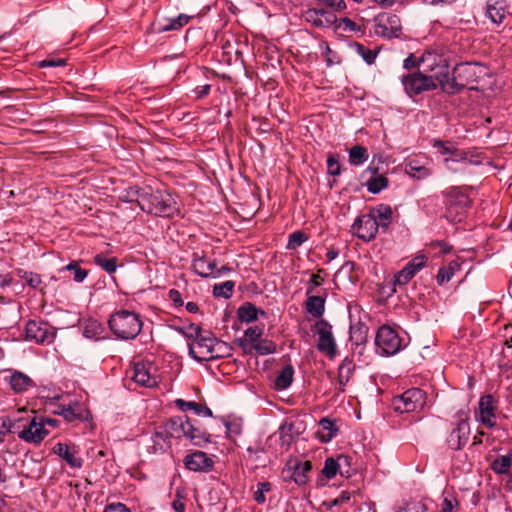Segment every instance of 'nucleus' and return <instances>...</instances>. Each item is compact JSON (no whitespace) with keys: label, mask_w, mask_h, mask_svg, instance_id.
Here are the masks:
<instances>
[{"label":"nucleus","mask_w":512,"mask_h":512,"mask_svg":"<svg viewBox=\"0 0 512 512\" xmlns=\"http://www.w3.org/2000/svg\"><path fill=\"white\" fill-rule=\"evenodd\" d=\"M14 425V422L9 417L3 419L0 430V442L4 440L7 433L14 432Z\"/></svg>","instance_id":"338daca9"},{"label":"nucleus","mask_w":512,"mask_h":512,"mask_svg":"<svg viewBox=\"0 0 512 512\" xmlns=\"http://www.w3.org/2000/svg\"><path fill=\"white\" fill-rule=\"evenodd\" d=\"M420 66H422L421 57L417 58L413 53H411L403 62V67L406 70H412L419 68Z\"/></svg>","instance_id":"69168bd1"},{"label":"nucleus","mask_w":512,"mask_h":512,"mask_svg":"<svg viewBox=\"0 0 512 512\" xmlns=\"http://www.w3.org/2000/svg\"><path fill=\"white\" fill-rule=\"evenodd\" d=\"M338 27H341L344 31L359 33L360 36L364 35V29L347 17L340 19Z\"/></svg>","instance_id":"13d9d810"},{"label":"nucleus","mask_w":512,"mask_h":512,"mask_svg":"<svg viewBox=\"0 0 512 512\" xmlns=\"http://www.w3.org/2000/svg\"><path fill=\"white\" fill-rule=\"evenodd\" d=\"M53 452L59 457L63 458L71 467L81 468L83 460L77 456L75 447H70L65 443H57L53 447Z\"/></svg>","instance_id":"bb28decb"},{"label":"nucleus","mask_w":512,"mask_h":512,"mask_svg":"<svg viewBox=\"0 0 512 512\" xmlns=\"http://www.w3.org/2000/svg\"><path fill=\"white\" fill-rule=\"evenodd\" d=\"M319 5H325L335 11H341L346 8L344 0H315Z\"/></svg>","instance_id":"0e129e2a"},{"label":"nucleus","mask_w":512,"mask_h":512,"mask_svg":"<svg viewBox=\"0 0 512 512\" xmlns=\"http://www.w3.org/2000/svg\"><path fill=\"white\" fill-rule=\"evenodd\" d=\"M16 275L25 280L26 284L32 289H39L42 284L41 276L38 273L16 269Z\"/></svg>","instance_id":"ea45409f"},{"label":"nucleus","mask_w":512,"mask_h":512,"mask_svg":"<svg viewBox=\"0 0 512 512\" xmlns=\"http://www.w3.org/2000/svg\"><path fill=\"white\" fill-rule=\"evenodd\" d=\"M314 331L318 335L317 349L327 357L333 358L337 353V345L330 323L320 319L315 323Z\"/></svg>","instance_id":"f8f14e48"},{"label":"nucleus","mask_w":512,"mask_h":512,"mask_svg":"<svg viewBox=\"0 0 512 512\" xmlns=\"http://www.w3.org/2000/svg\"><path fill=\"white\" fill-rule=\"evenodd\" d=\"M238 317L241 321L250 323L258 319V315H264L263 310L258 309L254 304L247 302L238 308Z\"/></svg>","instance_id":"72a5a7b5"},{"label":"nucleus","mask_w":512,"mask_h":512,"mask_svg":"<svg viewBox=\"0 0 512 512\" xmlns=\"http://www.w3.org/2000/svg\"><path fill=\"white\" fill-rule=\"evenodd\" d=\"M426 393L420 388H411L394 399L395 410L400 413H410L424 407Z\"/></svg>","instance_id":"9d476101"},{"label":"nucleus","mask_w":512,"mask_h":512,"mask_svg":"<svg viewBox=\"0 0 512 512\" xmlns=\"http://www.w3.org/2000/svg\"><path fill=\"white\" fill-rule=\"evenodd\" d=\"M427 158H409L405 161V173L417 180H424L432 175V170L428 167Z\"/></svg>","instance_id":"aec40b11"},{"label":"nucleus","mask_w":512,"mask_h":512,"mask_svg":"<svg viewBox=\"0 0 512 512\" xmlns=\"http://www.w3.org/2000/svg\"><path fill=\"white\" fill-rule=\"evenodd\" d=\"M497 401L491 394L480 397L478 410L475 411V418L487 428H493L496 425Z\"/></svg>","instance_id":"4468645a"},{"label":"nucleus","mask_w":512,"mask_h":512,"mask_svg":"<svg viewBox=\"0 0 512 512\" xmlns=\"http://www.w3.org/2000/svg\"><path fill=\"white\" fill-rule=\"evenodd\" d=\"M468 420V412H458L457 426L450 432L447 438V444L452 450H460L467 444L470 435Z\"/></svg>","instance_id":"ddd939ff"},{"label":"nucleus","mask_w":512,"mask_h":512,"mask_svg":"<svg viewBox=\"0 0 512 512\" xmlns=\"http://www.w3.org/2000/svg\"><path fill=\"white\" fill-rule=\"evenodd\" d=\"M184 465L194 472H208L213 469L214 462L203 451H195L185 456Z\"/></svg>","instance_id":"6ab92c4d"},{"label":"nucleus","mask_w":512,"mask_h":512,"mask_svg":"<svg viewBox=\"0 0 512 512\" xmlns=\"http://www.w3.org/2000/svg\"><path fill=\"white\" fill-rule=\"evenodd\" d=\"M216 261L209 260L204 255L193 254L191 268L192 271L202 278H212L216 269Z\"/></svg>","instance_id":"5701e85b"},{"label":"nucleus","mask_w":512,"mask_h":512,"mask_svg":"<svg viewBox=\"0 0 512 512\" xmlns=\"http://www.w3.org/2000/svg\"><path fill=\"white\" fill-rule=\"evenodd\" d=\"M307 239L308 237L306 236L305 233L301 231H295L289 235L287 249L295 250L299 246H301Z\"/></svg>","instance_id":"5fc2aeb1"},{"label":"nucleus","mask_w":512,"mask_h":512,"mask_svg":"<svg viewBox=\"0 0 512 512\" xmlns=\"http://www.w3.org/2000/svg\"><path fill=\"white\" fill-rule=\"evenodd\" d=\"M171 447V440L160 425L155 427L151 436V444L147 447L149 453L163 454Z\"/></svg>","instance_id":"b1692460"},{"label":"nucleus","mask_w":512,"mask_h":512,"mask_svg":"<svg viewBox=\"0 0 512 512\" xmlns=\"http://www.w3.org/2000/svg\"><path fill=\"white\" fill-rule=\"evenodd\" d=\"M432 146L437 149L441 155H452L457 149V146L451 141H443L434 139Z\"/></svg>","instance_id":"3c124183"},{"label":"nucleus","mask_w":512,"mask_h":512,"mask_svg":"<svg viewBox=\"0 0 512 512\" xmlns=\"http://www.w3.org/2000/svg\"><path fill=\"white\" fill-rule=\"evenodd\" d=\"M48 433L49 431L45 429L44 420L33 417L29 425L19 432L18 436L25 442L39 444L44 440Z\"/></svg>","instance_id":"f3484780"},{"label":"nucleus","mask_w":512,"mask_h":512,"mask_svg":"<svg viewBox=\"0 0 512 512\" xmlns=\"http://www.w3.org/2000/svg\"><path fill=\"white\" fill-rule=\"evenodd\" d=\"M398 512H428L426 505L421 501H413L406 504Z\"/></svg>","instance_id":"680f3d73"},{"label":"nucleus","mask_w":512,"mask_h":512,"mask_svg":"<svg viewBox=\"0 0 512 512\" xmlns=\"http://www.w3.org/2000/svg\"><path fill=\"white\" fill-rule=\"evenodd\" d=\"M104 512H130V510L122 503H112L105 507Z\"/></svg>","instance_id":"774afa93"},{"label":"nucleus","mask_w":512,"mask_h":512,"mask_svg":"<svg viewBox=\"0 0 512 512\" xmlns=\"http://www.w3.org/2000/svg\"><path fill=\"white\" fill-rule=\"evenodd\" d=\"M63 271H72L74 274V280L78 283L83 282L88 275L87 270L81 268L76 261H72L68 265L62 267L60 272Z\"/></svg>","instance_id":"09e8293b"},{"label":"nucleus","mask_w":512,"mask_h":512,"mask_svg":"<svg viewBox=\"0 0 512 512\" xmlns=\"http://www.w3.org/2000/svg\"><path fill=\"white\" fill-rule=\"evenodd\" d=\"M188 417H172L166 422L160 424L163 431L168 435L171 439H181L184 438L185 428L187 424Z\"/></svg>","instance_id":"393cba45"},{"label":"nucleus","mask_w":512,"mask_h":512,"mask_svg":"<svg viewBox=\"0 0 512 512\" xmlns=\"http://www.w3.org/2000/svg\"><path fill=\"white\" fill-rule=\"evenodd\" d=\"M220 342L210 332L205 330L195 341L188 344L189 355L198 362L209 361L220 357Z\"/></svg>","instance_id":"39448f33"},{"label":"nucleus","mask_w":512,"mask_h":512,"mask_svg":"<svg viewBox=\"0 0 512 512\" xmlns=\"http://www.w3.org/2000/svg\"><path fill=\"white\" fill-rule=\"evenodd\" d=\"M262 334H263V328H261L259 326L249 327L245 331L244 339H241L239 341V345L243 348H245L246 342H250L254 345L255 343H257L260 340Z\"/></svg>","instance_id":"c03bdc74"},{"label":"nucleus","mask_w":512,"mask_h":512,"mask_svg":"<svg viewBox=\"0 0 512 512\" xmlns=\"http://www.w3.org/2000/svg\"><path fill=\"white\" fill-rule=\"evenodd\" d=\"M235 283L231 280L225 281L223 283L215 284L213 287V295L215 297H222L224 299H229L234 290Z\"/></svg>","instance_id":"37998d69"},{"label":"nucleus","mask_w":512,"mask_h":512,"mask_svg":"<svg viewBox=\"0 0 512 512\" xmlns=\"http://www.w3.org/2000/svg\"><path fill=\"white\" fill-rule=\"evenodd\" d=\"M179 333H181L185 338L191 339L193 341L197 340L200 335H202L205 330H203L200 326L191 323L186 327L178 328Z\"/></svg>","instance_id":"8fccbe9b"},{"label":"nucleus","mask_w":512,"mask_h":512,"mask_svg":"<svg viewBox=\"0 0 512 512\" xmlns=\"http://www.w3.org/2000/svg\"><path fill=\"white\" fill-rule=\"evenodd\" d=\"M388 185V179L383 175H378L367 181V190L370 193L377 194L386 188Z\"/></svg>","instance_id":"a18cd8bd"},{"label":"nucleus","mask_w":512,"mask_h":512,"mask_svg":"<svg viewBox=\"0 0 512 512\" xmlns=\"http://www.w3.org/2000/svg\"><path fill=\"white\" fill-rule=\"evenodd\" d=\"M401 82L409 97L417 96L425 91H431L437 88V83H434L423 71L403 75Z\"/></svg>","instance_id":"1a4fd4ad"},{"label":"nucleus","mask_w":512,"mask_h":512,"mask_svg":"<svg viewBox=\"0 0 512 512\" xmlns=\"http://www.w3.org/2000/svg\"><path fill=\"white\" fill-rule=\"evenodd\" d=\"M304 20L316 28H329L337 22L334 11L324 8H309L303 14Z\"/></svg>","instance_id":"dca6fc26"},{"label":"nucleus","mask_w":512,"mask_h":512,"mask_svg":"<svg viewBox=\"0 0 512 512\" xmlns=\"http://www.w3.org/2000/svg\"><path fill=\"white\" fill-rule=\"evenodd\" d=\"M327 171L332 176H338L341 173L340 163L333 155L327 158Z\"/></svg>","instance_id":"e2e57ef3"},{"label":"nucleus","mask_w":512,"mask_h":512,"mask_svg":"<svg viewBox=\"0 0 512 512\" xmlns=\"http://www.w3.org/2000/svg\"><path fill=\"white\" fill-rule=\"evenodd\" d=\"M348 456L341 455L337 459L329 457L324 462V467L321 471L322 475L326 479L334 478L338 472H340V468L343 463L348 464Z\"/></svg>","instance_id":"c756f323"},{"label":"nucleus","mask_w":512,"mask_h":512,"mask_svg":"<svg viewBox=\"0 0 512 512\" xmlns=\"http://www.w3.org/2000/svg\"><path fill=\"white\" fill-rule=\"evenodd\" d=\"M25 336L36 344H50L56 337V330L47 321L31 319L25 325Z\"/></svg>","instance_id":"6e6552de"},{"label":"nucleus","mask_w":512,"mask_h":512,"mask_svg":"<svg viewBox=\"0 0 512 512\" xmlns=\"http://www.w3.org/2000/svg\"><path fill=\"white\" fill-rule=\"evenodd\" d=\"M421 61L423 72L444 92L446 85L451 84L452 77L447 60L436 53L425 52L421 56Z\"/></svg>","instance_id":"7ed1b4c3"},{"label":"nucleus","mask_w":512,"mask_h":512,"mask_svg":"<svg viewBox=\"0 0 512 512\" xmlns=\"http://www.w3.org/2000/svg\"><path fill=\"white\" fill-rule=\"evenodd\" d=\"M374 32L377 36L392 39L402 34L400 18L391 13H381L374 19Z\"/></svg>","instance_id":"9b49d317"},{"label":"nucleus","mask_w":512,"mask_h":512,"mask_svg":"<svg viewBox=\"0 0 512 512\" xmlns=\"http://www.w3.org/2000/svg\"><path fill=\"white\" fill-rule=\"evenodd\" d=\"M58 413L62 415L68 422L83 419V410L78 404L68 406L62 405L60 406V411Z\"/></svg>","instance_id":"4c0bfd02"},{"label":"nucleus","mask_w":512,"mask_h":512,"mask_svg":"<svg viewBox=\"0 0 512 512\" xmlns=\"http://www.w3.org/2000/svg\"><path fill=\"white\" fill-rule=\"evenodd\" d=\"M5 381L16 394L24 393L35 386V382L28 375L17 370L9 371Z\"/></svg>","instance_id":"412c9836"},{"label":"nucleus","mask_w":512,"mask_h":512,"mask_svg":"<svg viewBox=\"0 0 512 512\" xmlns=\"http://www.w3.org/2000/svg\"><path fill=\"white\" fill-rule=\"evenodd\" d=\"M351 371H352V369H351L350 364H342V365H340V367L338 369V379H339V384L341 386L340 387L341 391H344L343 387L349 381Z\"/></svg>","instance_id":"bf43d9fd"},{"label":"nucleus","mask_w":512,"mask_h":512,"mask_svg":"<svg viewBox=\"0 0 512 512\" xmlns=\"http://www.w3.org/2000/svg\"><path fill=\"white\" fill-rule=\"evenodd\" d=\"M271 490V484L267 481L257 483V489L253 494V499L258 504H264L266 501L265 493Z\"/></svg>","instance_id":"6e6d98bb"},{"label":"nucleus","mask_w":512,"mask_h":512,"mask_svg":"<svg viewBox=\"0 0 512 512\" xmlns=\"http://www.w3.org/2000/svg\"><path fill=\"white\" fill-rule=\"evenodd\" d=\"M109 329L121 340L135 339L142 330V320L138 314L129 310L113 313L108 321Z\"/></svg>","instance_id":"f03ea898"},{"label":"nucleus","mask_w":512,"mask_h":512,"mask_svg":"<svg viewBox=\"0 0 512 512\" xmlns=\"http://www.w3.org/2000/svg\"><path fill=\"white\" fill-rule=\"evenodd\" d=\"M319 425L324 431L327 432L325 435L322 436V440L324 442L330 441L337 431V429H335L334 421L330 420L329 418H322L319 421Z\"/></svg>","instance_id":"864d4df0"},{"label":"nucleus","mask_w":512,"mask_h":512,"mask_svg":"<svg viewBox=\"0 0 512 512\" xmlns=\"http://www.w3.org/2000/svg\"><path fill=\"white\" fill-rule=\"evenodd\" d=\"M484 74L482 65L476 62H464L457 64L452 72L451 84L446 85L444 93L457 94L465 88L473 89L470 86L479 81Z\"/></svg>","instance_id":"f257e3e1"},{"label":"nucleus","mask_w":512,"mask_h":512,"mask_svg":"<svg viewBox=\"0 0 512 512\" xmlns=\"http://www.w3.org/2000/svg\"><path fill=\"white\" fill-rule=\"evenodd\" d=\"M175 405L183 412L188 410L193 411L196 415H202V404L194 401H185L183 399H176Z\"/></svg>","instance_id":"603ef678"},{"label":"nucleus","mask_w":512,"mask_h":512,"mask_svg":"<svg viewBox=\"0 0 512 512\" xmlns=\"http://www.w3.org/2000/svg\"><path fill=\"white\" fill-rule=\"evenodd\" d=\"M290 478L297 485H305L308 482V473L312 470L311 461H296L291 468Z\"/></svg>","instance_id":"cd10ccee"},{"label":"nucleus","mask_w":512,"mask_h":512,"mask_svg":"<svg viewBox=\"0 0 512 512\" xmlns=\"http://www.w3.org/2000/svg\"><path fill=\"white\" fill-rule=\"evenodd\" d=\"M142 209L161 217H172L179 211L174 196L161 190L143 197Z\"/></svg>","instance_id":"20e7f679"},{"label":"nucleus","mask_w":512,"mask_h":512,"mask_svg":"<svg viewBox=\"0 0 512 512\" xmlns=\"http://www.w3.org/2000/svg\"><path fill=\"white\" fill-rule=\"evenodd\" d=\"M415 275L408 271V269L403 268L394 276V284L396 285H406Z\"/></svg>","instance_id":"052dcab7"},{"label":"nucleus","mask_w":512,"mask_h":512,"mask_svg":"<svg viewBox=\"0 0 512 512\" xmlns=\"http://www.w3.org/2000/svg\"><path fill=\"white\" fill-rule=\"evenodd\" d=\"M190 16L186 14H180L176 18L167 19L166 23L162 24L159 28V32H168L179 30L186 24H188L190 20Z\"/></svg>","instance_id":"e433bc0d"},{"label":"nucleus","mask_w":512,"mask_h":512,"mask_svg":"<svg viewBox=\"0 0 512 512\" xmlns=\"http://www.w3.org/2000/svg\"><path fill=\"white\" fill-rule=\"evenodd\" d=\"M368 159L367 149L363 146H353L349 151V162L352 165L359 166Z\"/></svg>","instance_id":"a19ab883"},{"label":"nucleus","mask_w":512,"mask_h":512,"mask_svg":"<svg viewBox=\"0 0 512 512\" xmlns=\"http://www.w3.org/2000/svg\"><path fill=\"white\" fill-rule=\"evenodd\" d=\"M306 311L315 318H320L325 312V297L311 295L305 302Z\"/></svg>","instance_id":"2f4dec72"},{"label":"nucleus","mask_w":512,"mask_h":512,"mask_svg":"<svg viewBox=\"0 0 512 512\" xmlns=\"http://www.w3.org/2000/svg\"><path fill=\"white\" fill-rule=\"evenodd\" d=\"M351 47L354 48L356 53L360 55L368 65H371L375 62L378 51L368 49L363 44L358 42H354Z\"/></svg>","instance_id":"79ce46f5"},{"label":"nucleus","mask_w":512,"mask_h":512,"mask_svg":"<svg viewBox=\"0 0 512 512\" xmlns=\"http://www.w3.org/2000/svg\"><path fill=\"white\" fill-rule=\"evenodd\" d=\"M94 263L101 267L105 272L112 274L116 272L118 264H117V258L111 257L108 258L103 254H97L94 257Z\"/></svg>","instance_id":"58836bf2"},{"label":"nucleus","mask_w":512,"mask_h":512,"mask_svg":"<svg viewBox=\"0 0 512 512\" xmlns=\"http://www.w3.org/2000/svg\"><path fill=\"white\" fill-rule=\"evenodd\" d=\"M184 438L189 440L193 445L201 446L209 442V435L198 427H195L188 418Z\"/></svg>","instance_id":"c85d7f7f"},{"label":"nucleus","mask_w":512,"mask_h":512,"mask_svg":"<svg viewBox=\"0 0 512 512\" xmlns=\"http://www.w3.org/2000/svg\"><path fill=\"white\" fill-rule=\"evenodd\" d=\"M378 231L376 220L369 213L358 216L351 226L352 234L365 242L375 239Z\"/></svg>","instance_id":"2eb2a0df"},{"label":"nucleus","mask_w":512,"mask_h":512,"mask_svg":"<svg viewBox=\"0 0 512 512\" xmlns=\"http://www.w3.org/2000/svg\"><path fill=\"white\" fill-rule=\"evenodd\" d=\"M469 154V150H459L457 148L452 155L444 158V165L446 169L453 173H457L463 171L464 168L452 167V164H461L463 166L481 164L479 159H469Z\"/></svg>","instance_id":"4be33fe9"},{"label":"nucleus","mask_w":512,"mask_h":512,"mask_svg":"<svg viewBox=\"0 0 512 512\" xmlns=\"http://www.w3.org/2000/svg\"><path fill=\"white\" fill-rule=\"evenodd\" d=\"M276 344L269 339H260L253 345V349L259 355H268L276 352Z\"/></svg>","instance_id":"49530a36"},{"label":"nucleus","mask_w":512,"mask_h":512,"mask_svg":"<svg viewBox=\"0 0 512 512\" xmlns=\"http://www.w3.org/2000/svg\"><path fill=\"white\" fill-rule=\"evenodd\" d=\"M152 370H155V368L150 362L141 361L135 363L132 376L133 381L147 388L157 386L158 377L152 373Z\"/></svg>","instance_id":"a211bd4d"},{"label":"nucleus","mask_w":512,"mask_h":512,"mask_svg":"<svg viewBox=\"0 0 512 512\" xmlns=\"http://www.w3.org/2000/svg\"><path fill=\"white\" fill-rule=\"evenodd\" d=\"M370 215L374 216L377 223V229L386 231L392 220V209L387 205H380L377 209L373 210Z\"/></svg>","instance_id":"7c9ffc66"},{"label":"nucleus","mask_w":512,"mask_h":512,"mask_svg":"<svg viewBox=\"0 0 512 512\" xmlns=\"http://www.w3.org/2000/svg\"><path fill=\"white\" fill-rule=\"evenodd\" d=\"M486 14L495 24H501L508 14L507 0H487Z\"/></svg>","instance_id":"a878e982"},{"label":"nucleus","mask_w":512,"mask_h":512,"mask_svg":"<svg viewBox=\"0 0 512 512\" xmlns=\"http://www.w3.org/2000/svg\"><path fill=\"white\" fill-rule=\"evenodd\" d=\"M293 376V366L291 364L286 365L275 378V389L279 391L287 389L293 381Z\"/></svg>","instance_id":"f704fd0d"},{"label":"nucleus","mask_w":512,"mask_h":512,"mask_svg":"<svg viewBox=\"0 0 512 512\" xmlns=\"http://www.w3.org/2000/svg\"><path fill=\"white\" fill-rule=\"evenodd\" d=\"M426 264V257L424 255H419L414 257L411 261H409L405 269H408V271H411L413 275H416L418 271H420Z\"/></svg>","instance_id":"4d7b16f0"},{"label":"nucleus","mask_w":512,"mask_h":512,"mask_svg":"<svg viewBox=\"0 0 512 512\" xmlns=\"http://www.w3.org/2000/svg\"><path fill=\"white\" fill-rule=\"evenodd\" d=\"M375 345L380 355L391 356L403 349L406 342L395 329L388 325H382L377 331Z\"/></svg>","instance_id":"423d86ee"},{"label":"nucleus","mask_w":512,"mask_h":512,"mask_svg":"<svg viewBox=\"0 0 512 512\" xmlns=\"http://www.w3.org/2000/svg\"><path fill=\"white\" fill-rule=\"evenodd\" d=\"M461 268V265L458 261L453 260L450 261L446 266H443L439 269L437 274V283L439 285H443L447 282H449L452 277L455 275L456 272H458Z\"/></svg>","instance_id":"c9c22d12"},{"label":"nucleus","mask_w":512,"mask_h":512,"mask_svg":"<svg viewBox=\"0 0 512 512\" xmlns=\"http://www.w3.org/2000/svg\"><path fill=\"white\" fill-rule=\"evenodd\" d=\"M443 195L446 197V218L453 223L461 222L470 207L471 200L456 188L443 192Z\"/></svg>","instance_id":"0eeeda50"},{"label":"nucleus","mask_w":512,"mask_h":512,"mask_svg":"<svg viewBox=\"0 0 512 512\" xmlns=\"http://www.w3.org/2000/svg\"><path fill=\"white\" fill-rule=\"evenodd\" d=\"M101 332H102V326L96 320L87 321L84 326V329H83V335L86 338H90V339L100 338Z\"/></svg>","instance_id":"de8ad7c7"},{"label":"nucleus","mask_w":512,"mask_h":512,"mask_svg":"<svg viewBox=\"0 0 512 512\" xmlns=\"http://www.w3.org/2000/svg\"><path fill=\"white\" fill-rule=\"evenodd\" d=\"M490 468L498 475L509 474L512 468V450H510L506 455H501L494 459L490 463Z\"/></svg>","instance_id":"473e14b6"}]
</instances>
